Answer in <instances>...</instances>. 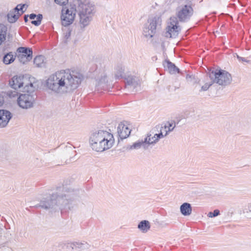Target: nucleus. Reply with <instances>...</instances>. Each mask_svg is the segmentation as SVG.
Here are the masks:
<instances>
[{
  "instance_id": "3",
  "label": "nucleus",
  "mask_w": 251,
  "mask_h": 251,
  "mask_svg": "<svg viewBox=\"0 0 251 251\" xmlns=\"http://www.w3.org/2000/svg\"><path fill=\"white\" fill-rule=\"evenodd\" d=\"M57 191L43 197L40 201L39 206L50 212L70 209L75 191L67 186H60Z\"/></svg>"
},
{
  "instance_id": "8",
  "label": "nucleus",
  "mask_w": 251,
  "mask_h": 251,
  "mask_svg": "<svg viewBox=\"0 0 251 251\" xmlns=\"http://www.w3.org/2000/svg\"><path fill=\"white\" fill-rule=\"evenodd\" d=\"M178 21L176 17H172L170 18V23L167 27L165 36L169 38H175L180 31V27L178 25Z\"/></svg>"
},
{
  "instance_id": "33",
  "label": "nucleus",
  "mask_w": 251,
  "mask_h": 251,
  "mask_svg": "<svg viewBox=\"0 0 251 251\" xmlns=\"http://www.w3.org/2000/svg\"><path fill=\"white\" fill-rule=\"evenodd\" d=\"M251 212V203H249L246 205L243 210V213L244 214L246 213H249Z\"/></svg>"
},
{
  "instance_id": "24",
  "label": "nucleus",
  "mask_w": 251,
  "mask_h": 251,
  "mask_svg": "<svg viewBox=\"0 0 251 251\" xmlns=\"http://www.w3.org/2000/svg\"><path fill=\"white\" fill-rule=\"evenodd\" d=\"M116 72H115V77L117 79H119L122 77H123L125 68L124 67L120 64L118 65L115 68Z\"/></svg>"
},
{
  "instance_id": "34",
  "label": "nucleus",
  "mask_w": 251,
  "mask_h": 251,
  "mask_svg": "<svg viewBox=\"0 0 251 251\" xmlns=\"http://www.w3.org/2000/svg\"><path fill=\"white\" fill-rule=\"evenodd\" d=\"M214 82H213V80H211L210 83H206L204 85H203L201 88V91H206L207 90L210 86H211Z\"/></svg>"
},
{
  "instance_id": "36",
  "label": "nucleus",
  "mask_w": 251,
  "mask_h": 251,
  "mask_svg": "<svg viewBox=\"0 0 251 251\" xmlns=\"http://www.w3.org/2000/svg\"><path fill=\"white\" fill-rule=\"evenodd\" d=\"M71 30L68 29L66 32L64 33V37L66 40H68L71 36Z\"/></svg>"
},
{
  "instance_id": "41",
  "label": "nucleus",
  "mask_w": 251,
  "mask_h": 251,
  "mask_svg": "<svg viewBox=\"0 0 251 251\" xmlns=\"http://www.w3.org/2000/svg\"><path fill=\"white\" fill-rule=\"evenodd\" d=\"M22 60L24 61V60H25V58H22Z\"/></svg>"
},
{
  "instance_id": "4",
  "label": "nucleus",
  "mask_w": 251,
  "mask_h": 251,
  "mask_svg": "<svg viewBox=\"0 0 251 251\" xmlns=\"http://www.w3.org/2000/svg\"><path fill=\"white\" fill-rule=\"evenodd\" d=\"M114 142L112 134L100 129H95L92 131L89 137L91 148L97 152H103L110 149Z\"/></svg>"
},
{
  "instance_id": "17",
  "label": "nucleus",
  "mask_w": 251,
  "mask_h": 251,
  "mask_svg": "<svg viewBox=\"0 0 251 251\" xmlns=\"http://www.w3.org/2000/svg\"><path fill=\"white\" fill-rule=\"evenodd\" d=\"M164 66L165 68H167L169 72L171 74H175L176 72H179V69L176 67L174 63L168 60H167L165 61Z\"/></svg>"
},
{
  "instance_id": "15",
  "label": "nucleus",
  "mask_w": 251,
  "mask_h": 251,
  "mask_svg": "<svg viewBox=\"0 0 251 251\" xmlns=\"http://www.w3.org/2000/svg\"><path fill=\"white\" fill-rule=\"evenodd\" d=\"M180 211L185 216H189L192 212V208L190 203L184 202L180 206Z\"/></svg>"
},
{
  "instance_id": "28",
  "label": "nucleus",
  "mask_w": 251,
  "mask_h": 251,
  "mask_svg": "<svg viewBox=\"0 0 251 251\" xmlns=\"http://www.w3.org/2000/svg\"><path fill=\"white\" fill-rule=\"evenodd\" d=\"M6 27L2 24H0V45L5 39Z\"/></svg>"
},
{
  "instance_id": "7",
  "label": "nucleus",
  "mask_w": 251,
  "mask_h": 251,
  "mask_svg": "<svg viewBox=\"0 0 251 251\" xmlns=\"http://www.w3.org/2000/svg\"><path fill=\"white\" fill-rule=\"evenodd\" d=\"M161 18L158 16L150 18L148 23L144 25L143 34L147 38H152L156 33V30L161 25Z\"/></svg>"
},
{
  "instance_id": "1",
  "label": "nucleus",
  "mask_w": 251,
  "mask_h": 251,
  "mask_svg": "<svg viewBox=\"0 0 251 251\" xmlns=\"http://www.w3.org/2000/svg\"><path fill=\"white\" fill-rule=\"evenodd\" d=\"M96 11V6L90 0H73L69 8L62 9V25L67 26L72 24L77 13L79 23L84 27L89 25Z\"/></svg>"
},
{
  "instance_id": "12",
  "label": "nucleus",
  "mask_w": 251,
  "mask_h": 251,
  "mask_svg": "<svg viewBox=\"0 0 251 251\" xmlns=\"http://www.w3.org/2000/svg\"><path fill=\"white\" fill-rule=\"evenodd\" d=\"M12 117L9 111L4 109L0 110V127H5Z\"/></svg>"
},
{
  "instance_id": "27",
  "label": "nucleus",
  "mask_w": 251,
  "mask_h": 251,
  "mask_svg": "<svg viewBox=\"0 0 251 251\" xmlns=\"http://www.w3.org/2000/svg\"><path fill=\"white\" fill-rule=\"evenodd\" d=\"M44 57L43 55L37 56L34 59V63L38 67L44 66Z\"/></svg>"
},
{
  "instance_id": "23",
  "label": "nucleus",
  "mask_w": 251,
  "mask_h": 251,
  "mask_svg": "<svg viewBox=\"0 0 251 251\" xmlns=\"http://www.w3.org/2000/svg\"><path fill=\"white\" fill-rule=\"evenodd\" d=\"M143 147L144 149H148V145L146 143L145 139L141 141L134 143L130 148V149H138Z\"/></svg>"
},
{
  "instance_id": "30",
  "label": "nucleus",
  "mask_w": 251,
  "mask_h": 251,
  "mask_svg": "<svg viewBox=\"0 0 251 251\" xmlns=\"http://www.w3.org/2000/svg\"><path fill=\"white\" fill-rule=\"evenodd\" d=\"M25 4H18L13 10L18 13H20V15H21L25 12L23 9L25 7Z\"/></svg>"
},
{
  "instance_id": "25",
  "label": "nucleus",
  "mask_w": 251,
  "mask_h": 251,
  "mask_svg": "<svg viewBox=\"0 0 251 251\" xmlns=\"http://www.w3.org/2000/svg\"><path fill=\"white\" fill-rule=\"evenodd\" d=\"M154 135L153 136H151V134H148L147 137L145 138V142L148 145V148L150 145H153L157 143L158 141L155 138Z\"/></svg>"
},
{
  "instance_id": "32",
  "label": "nucleus",
  "mask_w": 251,
  "mask_h": 251,
  "mask_svg": "<svg viewBox=\"0 0 251 251\" xmlns=\"http://www.w3.org/2000/svg\"><path fill=\"white\" fill-rule=\"evenodd\" d=\"M163 128V127L162 126L161 130H160V131H161L160 133L154 134L155 136L156 137L155 138H156V139H157L158 141L159 140V139L162 138L167 135V132H165V134H163V132H162Z\"/></svg>"
},
{
  "instance_id": "14",
  "label": "nucleus",
  "mask_w": 251,
  "mask_h": 251,
  "mask_svg": "<svg viewBox=\"0 0 251 251\" xmlns=\"http://www.w3.org/2000/svg\"><path fill=\"white\" fill-rule=\"evenodd\" d=\"M131 130L124 124L121 123L117 128V132L119 137L123 140L127 138L130 134Z\"/></svg>"
},
{
  "instance_id": "11",
  "label": "nucleus",
  "mask_w": 251,
  "mask_h": 251,
  "mask_svg": "<svg viewBox=\"0 0 251 251\" xmlns=\"http://www.w3.org/2000/svg\"><path fill=\"white\" fill-rule=\"evenodd\" d=\"M19 52L21 53V54L18 55V58L20 62L23 63L27 62L31 59L32 50L26 47H20L18 49Z\"/></svg>"
},
{
  "instance_id": "2",
  "label": "nucleus",
  "mask_w": 251,
  "mask_h": 251,
  "mask_svg": "<svg viewBox=\"0 0 251 251\" xmlns=\"http://www.w3.org/2000/svg\"><path fill=\"white\" fill-rule=\"evenodd\" d=\"M82 79L83 76L79 72L61 70L49 76L46 86L54 93L62 94L76 89Z\"/></svg>"
},
{
  "instance_id": "13",
  "label": "nucleus",
  "mask_w": 251,
  "mask_h": 251,
  "mask_svg": "<svg viewBox=\"0 0 251 251\" xmlns=\"http://www.w3.org/2000/svg\"><path fill=\"white\" fill-rule=\"evenodd\" d=\"M125 79L126 87H132L133 88L135 89L140 86V79L136 76L129 75L125 76Z\"/></svg>"
},
{
  "instance_id": "38",
  "label": "nucleus",
  "mask_w": 251,
  "mask_h": 251,
  "mask_svg": "<svg viewBox=\"0 0 251 251\" xmlns=\"http://www.w3.org/2000/svg\"><path fill=\"white\" fill-rule=\"evenodd\" d=\"M4 102V98L0 94V106H1Z\"/></svg>"
},
{
  "instance_id": "35",
  "label": "nucleus",
  "mask_w": 251,
  "mask_h": 251,
  "mask_svg": "<svg viewBox=\"0 0 251 251\" xmlns=\"http://www.w3.org/2000/svg\"><path fill=\"white\" fill-rule=\"evenodd\" d=\"M56 3L59 5H65L68 2V0H54Z\"/></svg>"
},
{
  "instance_id": "20",
  "label": "nucleus",
  "mask_w": 251,
  "mask_h": 251,
  "mask_svg": "<svg viewBox=\"0 0 251 251\" xmlns=\"http://www.w3.org/2000/svg\"><path fill=\"white\" fill-rule=\"evenodd\" d=\"M150 223L147 220L142 221L138 225V228L144 233L147 232L150 229Z\"/></svg>"
},
{
  "instance_id": "10",
  "label": "nucleus",
  "mask_w": 251,
  "mask_h": 251,
  "mask_svg": "<svg viewBox=\"0 0 251 251\" xmlns=\"http://www.w3.org/2000/svg\"><path fill=\"white\" fill-rule=\"evenodd\" d=\"M27 81L26 78H25L23 76H13L10 80L9 84L10 86L15 89V90H18V89H23L25 87L24 85L27 84H29V83H26L25 81Z\"/></svg>"
},
{
  "instance_id": "40",
  "label": "nucleus",
  "mask_w": 251,
  "mask_h": 251,
  "mask_svg": "<svg viewBox=\"0 0 251 251\" xmlns=\"http://www.w3.org/2000/svg\"><path fill=\"white\" fill-rule=\"evenodd\" d=\"M28 16L26 15H25L24 16V20H25V22H27L28 21Z\"/></svg>"
},
{
  "instance_id": "26",
  "label": "nucleus",
  "mask_w": 251,
  "mask_h": 251,
  "mask_svg": "<svg viewBox=\"0 0 251 251\" xmlns=\"http://www.w3.org/2000/svg\"><path fill=\"white\" fill-rule=\"evenodd\" d=\"M62 251H76L74 243L62 245Z\"/></svg>"
},
{
  "instance_id": "21",
  "label": "nucleus",
  "mask_w": 251,
  "mask_h": 251,
  "mask_svg": "<svg viewBox=\"0 0 251 251\" xmlns=\"http://www.w3.org/2000/svg\"><path fill=\"white\" fill-rule=\"evenodd\" d=\"M29 17L31 20H34L35 18H36V20H33L31 21V24L36 26H38L41 24L42 20L43 19V16L41 14H39L37 15L35 14L32 13L29 15Z\"/></svg>"
},
{
  "instance_id": "29",
  "label": "nucleus",
  "mask_w": 251,
  "mask_h": 251,
  "mask_svg": "<svg viewBox=\"0 0 251 251\" xmlns=\"http://www.w3.org/2000/svg\"><path fill=\"white\" fill-rule=\"evenodd\" d=\"M175 127L176 125L174 124V122L172 121L171 122H167L163 128L165 129V132H167L168 135L170 132H171L174 130Z\"/></svg>"
},
{
  "instance_id": "5",
  "label": "nucleus",
  "mask_w": 251,
  "mask_h": 251,
  "mask_svg": "<svg viewBox=\"0 0 251 251\" xmlns=\"http://www.w3.org/2000/svg\"><path fill=\"white\" fill-rule=\"evenodd\" d=\"M34 83L31 81L29 84H26L23 89V91L26 92L25 94H20L18 99V104L20 107L23 109H28L33 106L36 99V95L34 93L36 86Z\"/></svg>"
},
{
  "instance_id": "37",
  "label": "nucleus",
  "mask_w": 251,
  "mask_h": 251,
  "mask_svg": "<svg viewBox=\"0 0 251 251\" xmlns=\"http://www.w3.org/2000/svg\"><path fill=\"white\" fill-rule=\"evenodd\" d=\"M237 58L239 61H242L243 62H248L245 58L240 57L237 55Z\"/></svg>"
},
{
  "instance_id": "18",
  "label": "nucleus",
  "mask_w": 251,
  "mask_h": 251,
  "mask_svg": "<svg viewBox=\"0 0 251 251\" xmlns=\"http://www.w3.org/2000/svg\"><path fill=\"white\" fill-rule=\"evenodd\" d=\"M74 243L76 251H84L89 249L90 247V245L85 241Z\"/></svg>"
},
{
  "instance_id": "22",
  "label": "nucleus",
  "mask_w": 251,
  "mask_h": 251,
  "mask_svg": "<svg viewBox=\"0 0 251 251\" xmlns=\"http://www.w3.org/2000/svg\"><path fill=\"white\" fill-rule=\"evenodd\" d=\"M15 57L12 52L7 53L3 57V62L6 65L10 64L15 60Z\"/></svg>"
},
{
  "instance_id": "19",
  "label": "nucleus",
  "mask_w": 251,
  "mask_h": 251,
  "mask_svg": "<svg viewBox=\"0 0 251 251\" xmlns=\"http://www.w3.org/2000/svg\"><path fill=\"white\" fill-rule=\"evenodd\" d=\"M20 16V13H18L13 10H11L7 15L8 21L10 23H14L17 21Z\"/></svg>"
},
{
  "instance_id": "9",
  "label": "nucleus",
  "mask_w": 251,
  "mask_h": 251,
  "mask_svg": "<svg viewBox=\"0 0 251 251\" xmlns=\"http://www.w3.org/2000/svg\"><path fill=\"white\" fill-rule=\"evenodd\" d=\"M194 10L190 5H185L177 9V19L181 22H188L193 14Z\"/></svg>"
},
{
  "instance_id": "6",
  "label": "nucleus",
  "mask_w": 251,
  "mask_h": 251,
  "mask_svg": "<svg viewBox=\"0 0 251 251\" xmlns=\"http://www.w3.org/2000/svg\"><path fill=\"white\" fill-rule=\"evenodd\" d=\"M209 77L213 82L220 85H227L231 82L232 77L227 72L223 70H216L209 72Z\"/></svg>"
},
{
  "instance_id": "31",
  "label": "nucleus",
  "mask_w": 251,
  "mask_h": 251,
  "mask_svg": "<svg viewBox=\"0 0 251 251\" xmlns=\"http://www.w3.org/2000/svg\"><path fill=\"white\" fill-rule=\"evenodd\" d=\"M220 215V211L218 209H215L213 212H210L208 213L207 216L209 218L216 217Z\"/></svg>"
},
{
  "instance_id": "16",
  "label": "nucleus",
  "mask_w": 251,
  "mask_h": 251,
  "mask_svg": "<svg viewBox=\"0 0 251 251\" xmlns=\"http://www.w3.org/2000/svg\"><path fill=\"white\" fill-rule=\"evenodd\" d=\"M107 76L105 75H101L100 78L97 80L96 86L98 90H104L107 87Z\"/></svg>"
},
{
  "instance_id": "39",
  "label": "nucleus",
  "mask_w": 251,
  "mask_h": 251,
  "mask_svg": "<svg viewBox=\"0 0 251 251\" xmlns=\"http://www.w3.org/2000/svg\"><path fill=\"white\" fill-rule=\"evenodd\" d=\"M17 94H18V93L17 92L14 91L13 94L12 93V94H9V96L10 97H15L16 95H17Z\"/></svg>"
}]
</instances>
